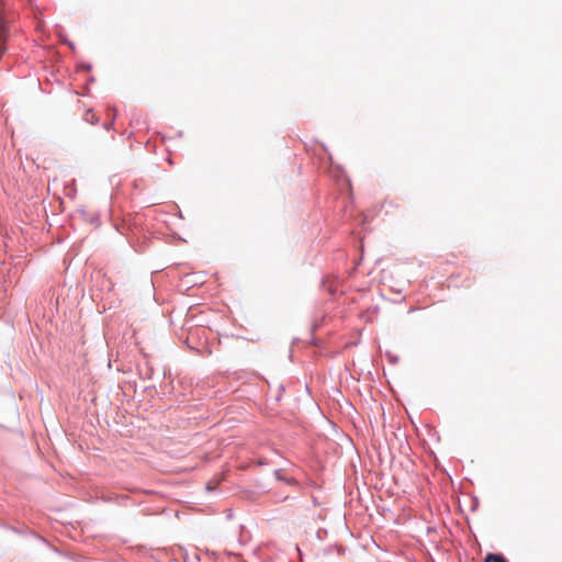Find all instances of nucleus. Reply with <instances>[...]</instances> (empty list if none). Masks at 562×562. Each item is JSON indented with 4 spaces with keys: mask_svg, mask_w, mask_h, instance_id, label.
Returning a JSON list of instances; mask_svg holds the SVG:
<instances>
[{
    "mask_svg": "<svg viewBox=\"0 0 562 562\" xmlns=\"http://www.w3.org/2000/svg\"><path fill=\"white\" fill-rule=\"evenodd\" d=\"M484 562H507L506 559L501 555V554H495V553H488L485 559H484Z\"/></svg>",
    "mask_w": 562,
    "mask_h": 562,
    "instance_id": "2",
    "label": "nucleus"
},
{
    "mask_svg": "<svg viewBox=\"0 0 562 562\" xmlns=\"http://www.w3.org/2000/svg\"><path fill=\"white\" fill-rule=\"evenodd\" d=\"M78 110H85L83 120L90 124H95L98 122V117L90 108H86L85 104H81V101L78 100Z\"/></svg>",
    "mask_w": 562,
    "mask_h": 562,
    "instance_id": "1",
    "label": "nucleus"
}]
</instances>
